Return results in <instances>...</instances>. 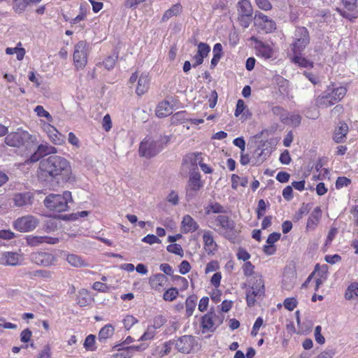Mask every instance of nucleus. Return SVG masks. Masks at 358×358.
I'll return each mask as SVG.
<instances>
[{
  "label": "nucleus",
  "mask_w": 358,
  "mask_h": 358,
  "mask_svg": "<svg viewBox=\"0 0 358 358\" xmlns=\"http://www.w3.org/2000/svg\"><path fill=\"white\" fill-rule=\"evenodd\" d=\"M327 90L336 103L340 101L347 93V88L345 87L339 86L336 87L334 84L327 86Z\"/></svg>",
  "instance_id": "22"
},
{
  "label": "nucleus",
  "mask_w": 358,
  "mask_h": 358,
  "mask_svg": "<svg viewBox=\"0 0 358 358\" xmlns=\"http://www.w3.org/2000/svg\"><path fill=\"white\" fill-rule=\"evenodd\" d=\"M150 79L148 74L141 73L138 79V84L136 89V93L138 96L145 94L149 89Z\"/></svg>",
  "instance_id": "25"
},
{
  "label": "nucleus",
  "mask_w": 358,
  "mask_h": 358,
  "mask_svg": "<svg viewBox=\"0 0 358 358\" xmlns=\"http://www.w3.org/2000/svg\"><path fill=\"white\" fill-rule=\"evenodd\" d=\"M66 259L69 264L74 267H85L88 265L81 257L76 254L67 255Z\"/></svg>",
  "instance_id": "33"
},
{
  "label": "nucleus",
  "mask_w": 358,
  "mask_h": 358,
  "mask_svg": "<svg viewBox=\"0 0 358 358\" xmlns=\"http://www.w3.org/2000/svg\"><path fill=\"white\" fill-rule=\"evenodd\" d=\"M355 296H358V282H353L350 284L345 293V298L347 300H351Z\"/></svg>",
  "instance_id": "42"
},
{
  "label": "nucleus",
  "mask_w": 358,
  "mask_h": 358,
  "mask_svg": "<svg viewBox=\"0 0 358 358\" xmlns=\"http://www.w3.org/2000/svg\"><path fill=\"white\" fill-rule=\"evenodd\" d=\"M243 274L246 277L251 276L254 273L255 266L250 262H246L243 266Z\"/></svg>",
  "instance_id": "58"
},
{
  "label": "nucleus",
  "mask_w": 358,
  "mask_h": 358,
  "mask_svg": "<svg viewBox=\"0 0 358 358\" xmlns=\"http://www.w3.org/2000/svg\"><path fill=\"white\" fill-rule=\"evenodd\" d=\"M311 209V203H303L297 213L295 215V218L299 220L303 217L304 215H307Z\"/></svg>",
  "instance_id": "50"
},
{
  "label": "nucleus",
  "mask_w": 358,
  "mask_h": 358,
  "mask_svg": "<svg viewBox=\"0 0 358 358\" xmlns=\"http://www.w3.org/2000/svg\"><path fill=\"white\" fill-rule=\"evenodd\" d=\"M30 259L37 265L48 266L54 263L55 257L50 252H36L31 254Z\"/></svg>",
  "instance_id": "14"
},
{
  "label": "nucleus",
  "mask_w": 358,
  "mask_h": 358,
  "mask_svg": "<svg viewBox=\"0 0 358 358\" xmlns=\"http://www.w3.org/2000/svg\"><path fill=\"white\" fill-rule=\"evenodd\" d=\"M120 346L121 344H117L113 347V349L118 351L117 353L113 355L114 358H131L133 357L127 347L120 348Z\"/></svg>",
  "instance_id": "41"
},
{
  "label": "nucleus",
  "mask_w": 358,
  "mask_h": 358,
  "mask_svg": "<svg viewBox=\"0 0 358 358\" xmlns=\"http://www.w3.org/2000/svg\"><path fill=\"white\" fill-rule=\"evenodd\" d=\"M322 217V210L320 206H317L314 208L310 215L309 216L307 223L306 228L308 230L314 229L320 222Z\"/></svg>",
  "instance_id": "26"
},
{
  "label": "nucleus",
  "mask_w": 358,
  "mask_h": 358,
  "mask_svg": "<svg viewBox=\"0 0 358 358\" xmlns=\"http://www.w3.org/2000/svg\"><path fill=\"white\" fill-rule=\"evenodd\" d=\"M117 59H118V53L115 52L113 55L107 57L103 60V64L106 69H108V70L113 69Z\"/></svg>",
  "instance_id": "45"
},
{
  "label": "nucleus",
  "mask_w": 358,
  "mask_h": 358,
  "mask_svg": "<svg viewBox=\"0 0 358 358\" xmlns=\"http://www.w3.org/2000/svg\"><path fill=\"white\" fill-rule=\"evenodd\" d=\"M142 241L150 245L161 243L159 238L154 234H148L147 236L143 238Z\"/></svg>",
  "instance_id": "61"
},
{
  "label": "nucleus",
  "mask_w": 358,
  "mask_h": 358,
  "mask_svg": "<svg viewBox=\"0 0 358 358\" xmlns=\"http://www.w3.org/2000/svg\"><path fill=\"white\" fill-rule=\"evenodd\" d=\"M161 324L157 323V321H155V324L152 326H148L146 331L144 334L140 337L138 339L139 341H145L148 340H152L156 335V330L157 328L160 327Z\"/></svg>",
  "instance_id": "34"
},
{
  "label": "nucleus",
  "mask_w": 358,
  "mask_h": 358,
  "mask_svg": "<svg viewBox=\"0 0 358 358\" xmlns=\"http://www.w3.org/2000/svg\"><path fill=\"white\" fill-rule=\"evenodd\" d=\"M199 227V224L189 215H185L181 222L182 231L184 234L193 233Z\"/></svg>",
  "instance_id": "21"
},
{
  "label": "nucleus",
  "mask_w": 358,
  "mask_h": 358,
  "mask_svg": "<svg viewBox=\"0 0 358 358\" xmlns=\"http://www.w3.org/2000/svg\"><path fill=\"white\" fill-rule=\"evenodd\" d=\"M257 52V56L265 59L271 58L273 55V49L268 45H266L262 42L259 44Z\"/></svg>",
  "instance_id": "32"
},
{
  "label": "nucleus",
  "mask_w": 358,
  "mask_h": 358,
  "mask_svg": "<svg viewBox=\"0 0 358 358\" xmlns=\"http://www.w3.org/2000/svg\"><path fill=\"white\" fill-rule=\"evenodd\" d=\"M27 245L36 247L43 243L55 245L59 242V238L48 236H33L29 235L25 238Z\"/></svg>",
  "instance_id": "15"
},
{
  "label": "nucleus",
  "mask_w": 358,
  "mask_h": 358,
  "mask_svg": "<svg viewBox=\"0 0 358 358\" xmlns=\"http://www.w3.org/2000/svg\"><path fill=\"white\" fill-rule=\"evenodd\" d=\"M71 192L64 191L63 194H50L43 201L44 206L49 209L57 213L68 210L69 202H72Z\"/></svg>",
  "instance_id": "2"
},
{
  "label": "nucleus",
  "mask_w": 358,
  "mask_h": 358,
  "mask_svg": "<svg viewBox=\"0 0 358 358\" xmlns=\"http://www.w3.org/2000/svg\"><path fill=\"white\" fill-rule=\"evenodd\" d=\"M204 250L208 255H213L217 250V245L214 241L213 234L210 231H204L203 234Z\"/></svg>",
  "instance_id": "18"
},
{
  "label": "nucleus",
  "mask_w": 358,
  "mask_h": 358,
  "mask_svg": "<svg viewBox=\"0 0 358 358\" xmlns=\"http://www.w3.org/2000/svg\"><path fill=\"white\" fill-rule=\"evenodd\" d=\"M266 206L267 204L266 203L264 199H260L258 201L257 208L256 211L257 219H261L264 215Z\"/></svg>",
  "instance_id": "54"
},
{
  "label": "nucleus",
  "mask_w": 358,
  "mask_h": 358,
  "mask_svg": "<svg viewBox=\"0 0 358 358\" xmlns=\"http://www.w3.org/2000/svg\"><path fill=\"white\" fill-rule=\"evenodd\" d=\"M167 281V277L162 273L152 275L149 278V283L151 288L157 291L162 290Z\"/></svg>",
  "instance_id": "20"
},
{
  "label": "nucleus",
  "mask_w": 358,
  "mask_h": 358,
  "mask_svg": "<svg viewBox=\"0 0 358 358\" xmlns=\"http://www.w3.org/2000/svg\"><path fill=\"white\" fill-rule=\"evenodd\" d=\"M20 259L21 255L17 252H4L0 256V263L3 265L16 266Z\"/></svg>",
  "instance_id": "19"
},
{
  "label": "nucleus",
  "mask_w": 358,
  "mask_h": 358,
  "mask_svg": "<svg viewBox=\"0 0 358 358\" xmlns=\"http://www.w3.org/2000/svg\"><path fill=\"white\" fill-rule=\"evenodd\" d=\"M217 226L220 227L222 231L220 234L231 242H235L238 236V231L235 229V222L224 215H219L215 218Z\"/></svg>",
  "instance_id": "5"
},
{
  "label": "nucleus",
  "mask_w": 358,
  "mask_h": 358,
  "mask_svg": "<svg viewBox=\"0 0 358 358\" xmlns=\"http://www.w3.org/2000/svg\"><path fill=\"white\" fill-rule=\"evenodd\" d=\"M238 16L239 15H252L253 9L249 0H241L238 3Z\"/></svg>",
  "instance_id": "31"
},
{
  "label": "nucleus",
  "mask_w": 358,
  "mask_h": 358,
  "mask_svg": "<svg viewBox=\"0 0 358 358\" xmlns=\"http://www.w3.org/2000/svg\"><path fill=\"white\" fill-rule=\"evenodd\" d=\"M191 269L190 264L187 260H183L179 265V272L185 275Z\"/></svg>",
  "instance_id": "63"
},
{
  "label": "nucleus",
  "mask_w": 358,
  "mask_h": 358,
  "mask_svg": "<svg viewBox=\"0 0 358 358\" xmlns=\"http://www.w3.org/2000/svg\"><path fill=\"white\" fill-rule=\"evenodd\" d=\"M334 355H335V352L334 350L327 349V350L322 352L320 354H319L315 358H333Z\"/></svg>",
  "instance_id": "64"
},
{
  "label": "nucleus",
  "mask_w": 358,
  "mask_h": 358,
  "mask_svg": "<svg viewBox=\"0 0 358 358\" xmlns=\"http://www.w3.org/2000/svg\"><path fill=\"white\" fill-rule=\"evenodd\" d=\"M166 199L168 202L171 203L173 206L178 205L179 202L178 193L174 190L171 191V192L167 196Z\"/></svg>",
  "instance_id": "62"
},
{
  "label": "nucleus",
  "mask_w": 358,
  "mask_h": 358,
  "mask_svg": "<svg viewBox=\"0 0 358 358\" xmlns=\"http://www.w3.org/2000/svg\"><path fill=\"white\" fill-rule=\"evenodd\" d=\"M32 200L33 196L30 192L17 193L13 197V202L18 207L30 206Z\"/></svg>",
  "instance_id": "23"
},
{
  "label": "nucleus",
  "mask_w": 358,
  "mask_h": 358,
  "mask_svg": "<svg viewBox=\"0 0 358 358\" xmlns=\"http://www.w3.org/2000/svg\"><path fill=\"white\" fill-rule=\"evenodd\" d=\"M29 134L27 131L12 132L6 136L5 142L9 146L19 148L24 145L25 141L29 138Z\"/></svg>",
  "instance_id": "13"
},
{
  "label": "nucleus",
  "mask_w": 358,
  "mask_h": 358,
  "mask_svg": "<svg viewBox=\"0 0 358 358\" xmlns=\"http://www.w3.org/2000/svg\"><path fill=\"white\" fill-rule=\"evenodd\" d=\"M197 301V297L195 295L189 296L187 298L185 301L186 315L190 317L192 315L195 309Z\"/></svg>",
  "instance_id": "35"
},
{
  "label": "nucleus",
  "mask_w": 358,
  "mask_h": 358,
  "mask_svg": "<svg viewBox=\"0 0 358 358\" xmlns=\"http://www.w3.org/2000/svg\"><path fill=\"white\" fill-rule=\"evenodd\" d=\"M166 250L168 252L182 257L183 250L180 245L177 243L170 244L167 246Z\"/></svg>",
  "instance_id": "52"
},
{
  "label": "nucleus",
  "mask_w": 358,
  "mask_h": 358,
  "mask_svg": "<svg viewBox=\"0 0 358 358\" xmlns=\"http://www.w3.org/2000/svg\"><path fill=\"white\" fill-rule=\"evenodd\" d=\"M182 10V6L180 3L173 5L171 8L168 9L162 16V20L163 22L167 21L173 16L178 15Z\"/></svg>",
  "instance_id": "36"
},
{
  "label": "nucleus",
  "mask_w": 358,
  "mask_h": 358,
  "mask_svg": "<svg viewBox=\"0 0 358 358\" xmlns=\"http://www.w3.org/2000/svg\"><path fill=\"white\" fill-rule=\"evenodd\" d=\"M194 344V338L192 336L185 335L176 341V349L182 353H189Z\"/></svg>",
  "instance_id": "17"
},
{
  "label": "nucleus",
  "mask_w": 358,
  "mask_h": 358,
  "mask_svg": "<svg viewBox=\"0 0 358 358\" xmlns=\"http://www.w3.org/2000/svg\"><path fill=\"white\" fill-rule=\"evenodd\" d=\"M265 287L264 282L262 276L255 278V280L249 289L246 292V301L248 306H253L256 303V298L264 296Z\"/></svg>",
  "instance_id": "7"
},
{
  "label": "nucleus",
  "mask_w": 358,
  "mask_h": 358,
  "mask_svg": "<svg viewBox=\"0 0 358 358\" xmlns=\"http://www.w3.org/2000/svg\"><path fill=\"white\" fill-rule=\"evenodd\" d=\"M95 339L96 336L93 334L88 335L85 340L83 346L84 348L89 351H94L96 350L95 347Z\"/></svg>",
  "instance_id": "48"
},
{
  "label": "nucleus",
  "mask_w": 358,
  "mask_h": 358,
  "mask_svg": "<svg viewBox=\"0 0 358 358\" xmlns=\"http://www.w3.org/2000/svg\"><path fill=\"white\" fill-rule=\"evenodd\" d=\"M92 289L100 292H108L110 287L102 282H95L92 285Z\"/></svg>",
  "instance_id": "59"
},
{
  "label": "nucleus",
  "mask_w": 358,
  "mask_h": 358,
  "mask_svg": "<svg viewBox=\"0 0 358 358\" xmlns=\"http://www.w3.org/2000/svg\"><path fill=\"white\" fill-rule=\"evenodd\" d=\"M30 3L29 0H13V9L15 13L21 14Z\"/></svg>",
  "instance_id": "40"
},
{
  "label": "nucleus",
  "mask_w": 358,
  "mask_h": 358,
  "mask_svg": "<svg viewBox=\"0 0 358 358\" xmlns=\"http://www.w3.org/2000/svg\"><path fill=\"white\" fill-rule=\"evenodd\" d=\"M171 122L173 124H178L188 122L187 113L185 110L176 113L171 116Z\"/></svg>",
  "instance_id": "39"
},
{
  "label": "nucleus",
  "mask_w": 358,
  "mask_h": 358,
  "mask_svg": "<svg viewBox=\"0 0 358 358\" xmlns=\"http://www.w3.org/2000/svg\"><path fill=\"white\" fill-rule=\"evenodd\" d=\"M39 171L41 178L45 181L59 182L61 180L69 182L74 179L70 162L58 155H52L42 159L39 163Z\"/></svg>",
  "instance_id": "1"
},
{
  "label": "nucleus",
  "mask_w": 358,
  "mask_h": 358,
  "mask_svg": "<svg viewBox=\"0 0 358 358\" xmlns=\"http://www.w3.org/2000/svg\"><path fill=\"white\" fill-rule=\"evenodd\" d=\"M197 46L198 49L196 55H199L203 59L206 57L210 51V45L206 43L200 42Z\"/></svg>",
  "instance_id": "47"
},
{
  "label": "nucleus",
  "mask_w": 358,
  "mask_h": 358,
  "mask_svg": "<svg viewBox=\"0 0 358 358\" xmlns=\"http://www.w3.org/2000/svg\"><path fill=\"white\" fill-rule=\"evenodd\" d=\"M252 20V15H239L238 16V20L240 23V25L243 28L249 27Z\"/></svg>",
  "instance_id": "51"
},
{
  "label": "nucleus",
  "mask_w": 358,
  "mask_h": 358,
  "mask_svg": "<svg viewBox=\"0 0 358 358\" xmlns=\"http://www.w3.org/2000/svg\"><path fill=\"white\" fill-rule=\"evenodd\" d=\"M292 63L298 65L303 68H313V62L308 60L304 57L301 56V54H293V56L290 58Z\"/></svg>",
  "instance_id": "30"
},
{
  "label": "nucleus",
  "mask_w": 358,
  "mask_h": 358,
  "mask_svg": "<svg viewBox=\"0 0 358 358\" xmlns=\"http://www.w3.org/2000/svg\"><path fill=\"white\" fill-rule=\"evenodd\" d=\"M42 128L54 144L62 145L64 142V136L49 122H44Z\"/></svg>",
  "instance_id": "16"
},
{
  "label": "nucleus",
  "mask_w": 358,
  "mask_h": 358,
  "mask_svg": "<svg viewBox=\"0 0 358 358\" xmlns=\"http://www.w3.org/2000/svg\"><path fill=\"white\" fill-rule=\"evenodd\" d=\"M90 301V299L89 296L88 292L84 289L80 290L76 298L77 304L80 307H85L89 305Z\"/></svg>",
  "instance_id": "38"
},
{
  "label": "nucleus",
  "mask_w": 358,
  "mask_h": 358,
  "mask_svg": "<svg viewBox=\"0 0 358 358\" xmlns=\"http://www.w3.org/2000/svg\"><path fill=\"white\" fill-rule=\"evenodd\" d=\"M201 153H196V154L194 153L192 155V157H191V158L193 157L194 159H192L191 160L193 161V162L194 164H196L198 162L201 167V169L205 173H211L213 172V169L209 166H208L206 164L201 162Z\"/></svg>",
  "instance_id": "43"
},
{
  "label": "nucleus",
  "mask_w": 358,
  "mask_h": 358,
  "mask_svg": "<svg viewBox=\"0 0 358 358\" xmlns=\"http://www.w3.org/2000/svg\"><path fill=\"white\" fill-rule=\"evenodd\" d=\"M34 111L38 117H45L49 122H52L53 121L52 115L49 112L45 110L42 106H36Z\"/></svg>",
  "instance_id": "49"
},
{
  "label": "nucleus",
  "mask_w": 358,
  "mask_h": 358,
  "mask_svg": "<svg viewBox=\"0 0 358 358\" xmlns=\"http://www.w3.org/2000/svg\"><path fill=\"white\" fill-rule=\"evenodd\" d=\"M124 327L127 330L130 329L135 324L138 322V320L132 315H127L123 321Z\"/></svg>",
  "instance_id": "53"
},
{
  "label": "nucleus",
  "mask_w": 358,
  "mask_h": 358,
  "mask_svg": "<svg viewBox=\"0 0 358 358\" xmlns=\"http://www.w3.org/2000/svg\"><path fill=\"white\" fill-rule=\"evenodd\" d=\"M89 44L85 41H80L74 47L73 62L76 69H83L87 63Z\"/></svg>",
  "instance_id": "8"
},
{
  "label": "nucleus",
  "mask_w": 358,
  "mask_h": 358,
  "mask_svg": "<svg viewBox=\"0 0 358 358\" xmlns=\"http://www.w3.org/2000/svg\"><path fill=\"white\" fill-rule=\"evenodd\" d=\"M224 315L220 312H215L211 308L201 318V327L202 332L213 333L216 329L223 323Z\"/></svg>",
  "instance_id": "4"
},
{
  "label": "nucleus",
  "mask_w": 358,
  "mask_h": 358,
  "mask_svg": "<svg viewBox=\"0 0 358 358\" xmlns=\"http://www.w3.org/2000/svg\"><path fill=\"white\" fill-rule=\"evenodd\" d=\"M257 7L263 10L267 11L272 8V5L268 0H255Z\"/></svg>",
  "instance_id": "60"
},
{
  "label": "nucleus",
  "mask_w": 358,
  "mask_h": 358,
  "mask_svg": "<svg viewBox=\"0 0 358 358\" xmlns=\"http://www.w3.org/2000/svg\"><path fill=\"white\" fill-rule=\"evenodd\" d=\"M348 132V126L345 122H341L338 128L336 129L334 134V140L336 143H342L344 141L346 134Z\"/></svg>",
  "instance_id": "28"
},
{
  "label": "nucleus",
  "mask_w": 358,
  "mask_h": 358,
  "mask_svg": "<svg viewBox=\"0 0 358 358\" xmlns=\"http://www.w3.org/2000/svg\"><path fill=\"white\" fill-rule=\"evenodd\" d=\"M178 296V290L176 287H171L165 291L163 295L164 300L166 301H173Z\"/></svg>",
  "instance_id": "46"
},
{
  "label": "nucleus",
  "mask_w": 358,
  "mask_h": 358,
  "mask_svg": "<svg viewBox=\"0 0 358 358\" xmlns=\"http://www.w3.org/2000/svg\"><path fill=\"white\" fill-rule=\"evenodd\" d=\"M315 339L316 342L320 345H323L325 343V338L322 335V327L317 325L315 328L314 331Z\"/></svg>",
  "instance_id": "57"
},
{
  "label": "nucleus",
  "mask_w": 358,
  "mask_h": 358,
  "mask_svg": "<svg viewBox=\"0 0 358 358\" xmlns=\"http://www.w3.org/2000/svg\"><path fill=\"white\" fill-rule=\"evenodd\" d=\"M203 184L201 181V176L199 173H192L189 176L187 186L186 187V197L189 201L192 199L199 191Z\"/></svg>",
  "instance_id": "11"
},
{
  "label": "nucleus",
  "mask_w": 358,
  "mask_h": 358,
  "mask_svg": "<svg viewBox=\"0 0 358 358\" xmlns=\"http://www.w3.org/2000/svg\"><path fill=\"white\" fill-rule=\"evenodd\" d=\"M350 183H351L350 179H349L345 176H341L336 179V188L339 189L344 187L348 186Z\"/></svg>",
  "instance_id": "56"
},
{
  "label": "nucleus",
  "mask_w": 358,
  "mask_h": 358,
  "mask_svg": "<svg viewBox=\"0 0 358 358\" xmlns=\"http://www.w3.org/2000/svg\"><path fill=\"white\" fill-rule=\"evenodd\" d=\"M114 331L115 329L110 324H106L99 332V341L101 343H106V340L113 335Z\"/></svg>",
  "instance_id": "29"
},
{
  "label": "nucleus",
  "mask_w": 358,
  "mask_h": 358,
  "mask_svg": "<svg viewBox=\"0 0 358 358\" xmlns=\"http://www.w3.org/2000/svg\"><path fill=\"white\" fill-rule=\"evenodd\" d=\"M173 112V106L168 101L160 102L156 110V115L158 117H164L171 115Z\"/></svg>",
  "instance_id": "27"
},
{
  "label": "nucleus",
  "mask_w": 358,
  "mask_h": 358,
  "mask_svg": "<svg viewBox=\"0 0 358 358\" xmlns=\"http://www.w3.org/2000/svg\"><path fill=\"white\" fill-rule=\"evenodd\" d=\"M287 122H282L285 124L289 125L293 127L299 126L301 122V117L299 114L289 113L287 115Z\"/></svg>",
  "instance_id": "44"
},
{
  "label": "nucleus",
  "mask_w": 358,
  "mask_h": 358,
  "mask_svg": "<svg viewBox=\"0 0 358 358\" xmlns=\"http://www.w3.org/2000/svg\"><path fill=\"white\" fill-rule=\"evenodd\" d=\"M254 23L260 31L266 34L271 33L276 29L275 22L262 13H255Z\"/></svg>",
  "instance_id": "9"
},
{
  "label": "nucleus",
  "mask_w": 358,
  "mask_h": 358,
  "mask_svg": "<svg viewBox=\"0 0 358 358\" xmlns=\"http://www.w3.org/2000/svg\"><path fill=\"white\" fill-rule=\"evenodd\" d=\"M274 115L278 116L282 122H287V115L289 113L287 110L280 106H273L271 108Z\"/></svg>",
  "instance_id": "37"
},
{
  "label": "nucleus",
  "mask_w": 358,
  "mask_h": 358,
  "mask_svg": "<svg viewBox=\"0 0 358 358\" xmlns=\"http://www.w3.org/2000/svg\"><path fill=\"white\" fill-rule=\"evenodd\" d=\"M284 307L288 310H293L297 306V300L294 297L287 298L283 303Z\"/></svg>",
  "instance_id": "55"
},
{
  "label": "nucleus",
  "mask_w": 358,
  "mask_h": 358,
  "mask_svg": "<svg viewBox=\"0 0 358 358\" xmlns=\"http://www.w3.org/2000/svg\"><path fill=\"white\" fill-rule=\"evenodd\" d=\"M162 148L159 141L146 137L141 142L138 152L141 157L151 158L157 155Z\"/></svg>",
  "instance_id": "6"
},
{
  "label": "nucleus",
  "mask_w": 358,
  "mask_h": 358,
  "mask_svg": "<svg viewBox=\"0 0 358 358\" xmlns=\"http://www.w3.org/2000/svg\"><path fill=\"white\" fill-rule=\"evenodd\" d=\"M335 103V101H333V98L331 96L330 94H329L327 90L315 99V105L318 108H328Z\"/></svg>",
  "instance_id": "24"
},
{
  "label": "nucleus",
  "mask_w": 358,
  "mask_h": 358,
  "mask_svg": "<svg viewBox=\"0 0 358 358\" xmlns=\"http://www.w3.org/2000/svg\"><path fill=\"white\" fill-rule=\"evenodd\" d=\"M310 34L305 27H296L290 45L292 54H301L310 43Z\"/></svg>",
  "instance_id": "3"
},
{
  "label": "nucleus",
  "mask_w": 358,
  "mask_h": 358,
  "mask_svg": "<svg viewBox=\"0 0 358 358\" xmlns=\"http://www.w3.org/2000/svg\"><path fill=\"white\" fill-rule=\"evenodd\" d=\"M57 150L55 147L50 145L48 143H42L38 146L36 150L31 155L27 161L31 163L36 162L42 157L50 154L57 153Z\"/></svg>",
  "instance_id": "12"
},
{
  "label": "nucleus",
  "mask_w": 358,
  "mask_h": 358,
  "mask_svg": "<svg viewBox=\"0 0 358 358\" xmlns=\"http://www.w3.org/2000/svg\"><path fill=\"white\" fill-rule=\"evenodd\" d=\"M38 224V220L33 215H25L17 218L13 222V227L20 232H28L34 230Z\"/></svg>",
  "instance_id": "10"
}]
</instances>
